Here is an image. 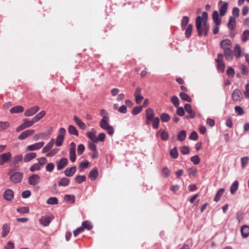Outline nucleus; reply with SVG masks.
<instances>
[{
	"label": "nucleus",
	"instance_id": "nucleus-1",
	"mask_svg": "<svg viewBox=\"0 0 249 249\" xmlns=\"http://www.w3.org/2000/svg\"><path fill=\"white\" fill-rule=\"evenodd\" d=\"M208 14L203 12L202 17L197 16L196 20V26L198 36H201L203 34L207 36L209 29V26L207 23Z\"/></svg>",
	"mask_w": 249,
	"mask_h": 249
},
{
	"label": "nucleus",
	"instance_id": "nucleus-2",
	"mask_svg": "<svg viewBox=\"0 0 249 249\" xmlns=\"http://www.w3.org/2000/svg\"><path fill=\"white\" fill-rule=\"evenodd\" d=\"M109 118L102 119L100 121V126L104 130L107 131V134L112 136L114 133V129L109 124Z\"/></svg>",
	"mask_w": 249,
	"mask_h": 249
},
{
	"label": "nucleus",
	"instance_id": "nucleus-3",
	"mask_svg": "<svg viewBox=\"0 0 249 249\" xmlns=\"http://www.w3.org/2000/svg\"><path fill=\"white\" fill-rule=\"evenodd\" d=\"M8 174L10 176V180L14 183L20 182L23 178V174L22 173L16 172L13 173L12 170H9Z\"/></svg>",
	"mask_w": 249,
	"mask_h": 249
},
{
	"label": "nucleus",
	"instance_id": "nucleus-4",
	"mask_svg": "<svg viewBox=\"0 0 249 249\" xmlns=\"http://www.w3.org/2000/svg\"><path fill=\"white\" fill-rule=\"evenodd\" d=\"M66 133V131L64 128L61 127L59 129L58 134L56 138L55 145L56 146L60 147L62 145Z\"/></svg>",
	"mask_w": 249,
	"mask_h": 249
},
{
	"label": "nucleus",
	"instance_id": "nucleus-5",
	"mask_svg": "<svg viewBox=\"0 0 249 249\" xmlns=\"http://www.w3.org/2000/svg\"><path fill=\"white\" fill-rule=\"evenodd\" d=\"M41 180L40 177L36 174H33L28 178V183L32 186L38 184Z\"/></svg>",
	"mask_w": 249,
	"mask_h": 249
},
{
	"label": "nucleus",
	"instance_id": "nucleus-6",
	"mask_svg": "<svg viewBox=\"0 0 249 249\" xmlns=\"http://www.w3.org/2000/svg\"><path fill=\"white\" fill-rule=\"evenodd\" d=\"M218 7L220 16H224L228 10V3L220 0L218 2Z\"/></svg>",
	"mask_w": 249,
	"mask_h": 249
},
{
	"label": "nucleus",
	"instance_id": "nucleus-7",
	"mask_svg": "<svg viewBox=\"0 0 249 249\" xmlns=\"http://www.w3.org/2000/svg\"><path fill=\"white\" fill-rule=\"evenodd\" d=\"M223 55L222 53H219L218 54L217 58L216 59L217 69L221 72H223L225 68V64L223 62Z\"/></svg>",
	"mask_w": 249,
	"mask_h": 249
},
{
	"label": "nucleus",
	"instance_id": "nucleus-8",
	"mask_svg": "<svg viewBox=\"0 0 249 249\" xmlns=\"http://www.w3.org/2000/svg\"><path fill=\"white\" fill-rule=\"evenodd\" d=\"M12 154L10 152H7L0 155V165H3L11 159Z\"/></svg>",
	"mask_w": 249,
	"mask_h": 249
},
{
	"label": "nucleus",
	"instance_id": "nucleus-9",
	"mask_svg": "<svg viewBox=\"0 0 249 249\" xmlns=\"http://www.w3.org/2000/svg\"><path fill=\"white\" fill-rule=\"evenodd\" d=\"M154 118L153 110L151 108L147 109L146 111V124L147 125L150 124Z\"/></svg>",
	"mask_w": 249,
	"mask_h": 249
},
{
	"label": "nucleus",
	"instance_id": "nucleus-10",
	"mask_svg": "<svg viewBox=\"0 0 249 249\" xmlns=\"http://www.w3.org/2000/svg\"><path fill=\"white\" fill-rule=\"evenodd\" d=\"M96 130L94 128L91 129L90 131L87 132L86 135L89 139L93 142H97V137L96 136Z\"/></svg>",
	"mask_w": 249,
	"mask_h": 249
},
{
	"label": "nucleus",
	"instance_id": "nucleus-11",
	"mask_svg": "<svg viewBox=\"0 0 249 249\" xmlns=\"http://www.w3.org/2000/svg\"><path fill=\"white\" fill-rule=\"evenodd\" d=\"M53 219V216H42L39 219V222L40 224L43 226H48L51 223L52 219Z\"/></svg>",
	"mask_w": 249,
	"mask_h": 249
},
{
	"label": "nucleus",
	"instance_id": "nucleus-12",
	"mask_svg": "<svg viewBox=\"0 0 249 249\" xmlns=\"http://www.w3.org/2000/svg\"><path fill=\"white\" fill-rule=\"evenodd\" d=\"M44 144L43 142H40L37 143H35L33 144L28 145L26 147V151H34L40 149Z\"/></svg>",
	"mask_w": 249,
	"mask_h": 249
},
{
	"label": "nucleus",
	"instance_id": "nucleus-13",
	"mask_svg": "<svg viewBox=\"0 0 249 249\" xmlns=\"http://www.w3.org/2000/svg\"><path fill=\"white\" fill-rule=\"evenodd\" d=\"M134 96L135 98V101L137 104H140L143 99V97L141 94V88L137 87L134 93Z\"/></svg>",
	"mask_w": 249,
	"mask_h": 249
},
{
	"label": "nucleus",
	"instance_id": "nucleus-14",
	"mask_svg": "<svg viewBox=\"0 0 249 249\" xmlns=\"http://www.w3.org/2000/svg\"><path fill=\"white\" fill-rule=\"evenodd\" d=\"M68 163V160L67 158H61L59 160L56 162V167L58 170L63 169Z\"/></svg>",
	"mask_w": 249,
	"mask_h": 249
},
{
	"label": "nucleus",
	"instance_id": "nucleus-15",
	"mask_svg": "<svg viewBox=\"0 0 249 249\" xmlns=\"http://www.w3.org/2000/svg\"><path fill=\"white\" fill-rule=\"evenodd\" d=\"M232 98L235 101H240L243 98L241 92L238 89H235L232 93Z\"/></svg>",
	"mask_w": 249,
	"mask_h": 249
},
{
	"label": "nucleus",
	"instance_id": "nucleus-16",
	"mask_svg": "<svg viewBox=\"0 0 249 249\" xmlns=\"http://www.w3.org/2000/svg\"><path fill=\"white\" fill-rule=\"evenodd\" d=\"M39 110V107L38 106H35L31 107L24 112V115L25 116H31L36 114Z\"/></svg>",
	"mask_w": 249,
	"mask_h": 249
},
{
	"label": "nucleus",
	"instance_id": "nucleus-17",
	"mask_svg": "<svg viewBox=\"0 0 249 249\" xmlns=\"http://www.w3.org/2000/svg\"><path fill=\"white\" fill-rule=\"evenodd\" d=\"M220 46L224 51L227 50V49H231L232 47L231 40L228 39H224L221 41Z\"/></svg>",
	"mask_w": 249,
	"mask_h": 249
},
{
	"label": "nucleus",
	"instance_id": "nucleus-18",
	"mask_svg": "<svg viewBox=\"0 0 249 249\" xmlns=\"http://www.w3.org/2000/svg\"><path fill=\"white\" fill-rule=\"evenodd\" d=\"M3 198L7 201H11L14 197V192L11 189H7L3 193Z\"/></svg>",
	"mask_w": 249,
	"mask_h": 249
},
{
	"label": "nucleus",
	"instance_id": "nucleus-19",
	"mask_svg": "<svg viewBox=\"0 0 249 249\" xmlns=\"http://www.w3.org/2000/svg\"><path fill=\"white\" fill-rule=\"evenodd\" d=\"M35 131L33 129L27 130L22 132L18 136V138L19 140H24L27 138L28 137L32 135Z\"/></svg>",
	"mask_w": 249,
	"mask_h": 249
},
{
	"label": "nucleus",
	"instance_id": "nucleus-20",
	"mask_svg": "<svg viewBox=\"0 0 249 249\" xmlns=\"http://www.w3.org/2000/svg\"><path fill=\"white\" fill-rule=\"evenodd\" d=\"M73 120L75 124L78 126V127L83 130H85L87 128L86 124L77 116H73Z\"/></svg>",
	"mask_w": 249,
	"mask_h": 249
},
{
	"label": "nucleus",
	"instance_id": "nucleus-21",
	"mask_svg": "<svg viewBox=\"0 0 249 249\" xmlns=\"http://www.w3.org/2000/svg\"><path fill=\"white\" fill-rule=\"evenodd\" d=\"M76 170V166L68 167L64 171L65 175L67 177H71L75 174Z\"/></svg>",
	"mask_w": 249,
	"mask_h": 249
},
{
	"label": "nucleus",
	"instance_id": "nucleus-22",
	"mask_svg": "<svg viewBox=\"0 0 249 249\" xmlns=\"http://www.w3.org/2000/svg\"><path fill=\"white\" fill-rule=\"evenodd\" d=\"M54 142V140L52 139L44 147L42 150L43 153H45L49 151L53 146Z\"/></svg>",
	"mask_w": 249,
	"mask_h": 249
},
{
	"label": "nucleus",
	"instance_id": "nucleus-23",
	"mask_svg": "<svg viewBox=\"0 0 249 249\" xmlns=\"http://www.w3.org/2000/svg\"><path fill=\"white\" fill-rule=\"evenodd\" d=\"M36 156V153H29L27 154H26L24 156V157L23 158V160L24 162H28L33 160V159L35 158Z\"/></svg>",
	"mask_w": 249,
	"mask_h": 249
},
{
	"label": "nucleus",
	"instance_id": "nucleus-24",
	"mask_svg": "<svg viewBox=\"0 0 249 249\" xmlns=\"http://www.w3.org/2000/svg\"><path fill=\"white\" fill-rule=\"evenodd\" d=\"M70 182V179L67 178H61L58 182L59 186H67L69 185Z\"/></svg>",
	"mask_w": 249,
	"mask_h": 249
},
{
	"label": "nucleus",
	"instance_id": "nucleus-25",
	"mask_svg": "<svg viewBox=\"0 0 249 249\" xmlns=\"http://www.w3.org/2000/svg\"><path fill=\"white\" fill-rule=\"evenodd\" d=\"M98 175V172L97 168H94L90 171L89 173V177L91 180H94Z\"/></svg>",
	"mask_w": 249,
	"mask_h": 249
},
{
	"label": "nucleus",
	"instance_id": "nucleus-26",
	"mask_svg": "<svg viewBox=\"0 0 249 249\" xmlns=\"http://www.w3.org/2000/svg\"><path fill=\"white\" fill-rule=\"evenodd\" d=\"M236 21L234 17H230L228 23V28L230 30H233L235 28Z\"/></svg>",
	"mask_w": 249,
	"mask_h": 249
},
{
	"label": "nucleus",
	"instance_id": "nucleus-27",
	"mask_svg": "<svg viewBox=\"0 0 249 249\" xmlns=\"http://www.w3.org/2000/svg\"><path fill=\"white\" fill-rule=\"evenodd\" d=\"M10 227L9 224H5L2 226V237H5L10 231Z\"/></svg>",
	"mask_w": 249,
	"mask_h": 249
},
{
	"label": "nucleus",
	"instance_id": "nucleus-28",
	"mask_svg": "<svg viewBox=\"0 0 249 249\" xmlns=\"http://www.w3.org/2000/svg\"><path fill=\"white\" fill-rule=\"evenodd\" d=\"M68 130L69 133L71 135H73L76 136H78L79 135L78 130L74 125H69Z\"/></svg>",
	"mask_w": 249,
	"mask_h": 249
},
{
	"label": "nucleus",
	"instance_id": "nucleus-29",
	"mask_svg": "<svg viewBox=\"0 0 249 249\" xmlns=\"http://www.w3.org/2000/svg\"><path fill=\"white\" fill-rule=\"evenodd\" d=\"M213 20L216 25H220L221 19L219 18V14L217 11H214L213 14Z\"/></svg>",
	"mask_w": 249,
	"mask_h": 249
},
{
	"label": "nucleus",
	"instance_id": "nucleus-30",
	"mask_svg": "<svg viewBox=\"0 0 249 249\" xmlns=\"http://www.w3.org/2000/svg\"><path fill=\"white\" fill-rule=\"evenodd\" d=\"M184 108L186 111L189 113L190 115V117L191 118H194L195 116V114L194 112L193 111L192 109V107L190 104H186L184 106Z\"/></svg>",
	"mask_w": 249,
	"mask_h": 249
},
{
	"label": "nucleus",
	"instance_id": "nucleus-31",
	"mask_svg": "<svg viewBox=\"0 0 249 249\" xmlns=\"http://www.w3.org/2000/svg\"><path fill=\"white\" fill-rule=\"evenodd\" d=\"M224 55L226 59L228 61H231L233 58V53L232 50L231 49H228L226 51H224Z\"/></svg>",
	"mask_w": 249,
	"mask_h": 249
},
{
	"label": "nucleus",
	"instance_id": "nucleus-32",
	"mask_svg": "<svg viewBox=\"0 0 249 249\" xmlns=\"http://www.w3.org/2000/svg\"><path fill=\"white\" fill-rule=\"evenodd\" d=\"M46 113L45 111H41L38 114H37L35 116H34L32 120L34 123L38 122L40 119H41L42 117H43Z\"/></svg>",
	"mask_w": 249,
	"mask_h": 249
},
{
	"label": "nucleus",
	"instance_id": "nucleus-33",
	"mask_svg": "<svg viewBox=\"0 0 249 249\" xmlns=\"http://www.w3.org/2000/svg\"><path fill=\"white\" fill-rule=\"evenodd\" d=\"M70 159L72 162H74L76 160L75 148L71 147L69 151Z\"/></svg>",
	"mask_w": 249,
	"mask_h": 249
},
{
	"label": "nucleus",
	"instance_id": "nucleus-34",
	"mask_svg": "<svg viewBox=\"0 0 249 249\" xmlns=\"http://www.w3.org/2000/svg\"><path fill=\"white\" fill-rule=\"evenodd\" d=\"M24 110V107L20 106H18L12 108L10 109V112L11 113H18L23 112Z\"/></svg>",
	"mask_w": 249,
	"mask_h": 249
},
{
	"label": "nucleus",
	"instance_id": "nucleus-35",
	"mask_svg": "<svg viewBox=\"0 0 249 249\" xmlns=\"http://www.w3.org/2000/svg\"><path fill=\"white\" fill-rule=\"evenodd\" d=\"M241 232L243 237H248L249 235V227L247 226H243L241 229Z\"/></svg>",
	"mask_w": 249,
	"mask_h": 249
},
{
	"label": "nucleus",
	"instance_id": "nucleus-36",
	"mask_svg": "<svg viewBox=\"0 0 249 249\" xmlns=\"http://www.w3.org/2000/svg\"><path fill=\"white\" fill-rule=\"evenodd\" d=\"M238 187V182L235 180L233 182L230 188V192L231 194H234Z\"/></svg>",
	"mask_w": 249,
	"mask_h": 249
},
{
	"label": "nucleus",
	"instance_id": "nucleus-37",
	"mask_svg": "<svg viewBox=\"0 0 249 249\" xmlns=\"http://www.w3.org/2000/svg\"><path fill=\"white\" fill-rule=\"evenodd\" d=\"M224 192V189H219L216 193V194L213 199V200L215 202L218 201L221 196L223 195V193Z\"/></svg>",
	"mask_w": 249,
	"mask_h": 249
},
{
	"label": "nucleus",
	"instance_id": "nucleus-38",
	"mask_svg": "<svg viewBox=\"0 0 249 249\" xmlns=\"http://www.w3.org/2000/svg\"><path fill=\"white\" fill-rule=\"evenodd\" d=\"M64 199L67 202L73 203L75 201V196L72 195H66L64 196Z\"/></svg>",
	"mask_w": 249,
	"mask_h": 249
},
{
	"label": "nucleus",
	"instance_id": "nucleus-39",
	"mask_svg": "<svg viewBox=\"0 0 249 249\" xmlns=\"http://www.w3.org/2000/svg\"><path fill=\"white\" fill-rule=\"evenodd\" d=\"M234 52L235 55L237 58H239L241 56V50L240 47L238 44H236L234 46Z\"/></svg>",
	"mask_w": 249,
	"mask_h": 249
},
{
	"label": "nucleus",
	"instance_id": "nucleus-40",
	"mask_svg": "<svg viewBox=\"0 0 249 249\" xmlns=\"http://www.w3.org/2000/svg\"><path fill=\"white\" fill-rule=\"evenodd\" d=\"M186 137V132L185 130H181L178 134V140L179 141H184Z\"/></svg>",
	"mask_w": 249,
	"mask_h": 249
},
{
	"label": "nucleus",
	"instance_id": "nucleus-41",
	"mask_svg": "<svg viewBox=\"0 0 249 249\" xmlns=\"http://www.w3.org/2000/svg\"><path fill=\"white\" fill-rule=\"evenodd\" d=\"M241 40L243 42H246L249 40V30H247L243 32L241 36Z\"/></svg>",
	"mask_w": 249,
	"mask_h": 249
},
{
	"label": "nucleus",
	"instance_id": "nucleus-42",
	"mask_svg": "<svg viewBox=\"0 0 249 249\" xmlns=\"http://www.w3.org/2000/svg\"><path fill=\"white\" fill-rule=\"evenodd\" d=\"M58 199L55 197H51L47 200V203L49 205H55L58 204Z\"/></svg>",
	"mask_w": 249,
	"mask_h": 249
},
{
	"label": "nucleus",
	"instance_id": "nucleus-43",
	"mask_svg": "<svg viewBox=\"0 0 249 249\" xmlns=\"http://www.w3.org/2000/svg\"><path fill=\"white\" fill-rule=\"evenodd\" d=\"M193 30V25L189 24L188 27H187L186 31H185V36L187 38H189L192 34Z\"/></svg>",
	"mask_w": 249,
	"mask_h": 249
},
{
	"label": "nucleus",
	"instance_id": "nucleus-44",
	"mask_svg": "<svg viewBox=\"0 0 249 249\" xmlns=\"http://www.w3.org/2000/svg\"><path fill=\"white\" fill-rule=\"evenodd\" d=\"M10 126V124L8 122H0V131L4 130Z\"/></svg>",
	"mask_w": 249,
	"mask_h": 249
},
{
	"label": "nucleus",
	"instance_id": "nucleus-45",
	"mask_svg": "<svg viewBox=\"0 0 249 249\" xmlns=\"http://www.w3.org/2000/svg\"><path fill=\"white\" fill-rule=\"evenodd\" d=\"M180 97L184 101H187L188 102H191V98L190 96L187 95L186 93L184 92H181L179 94Z\"/></svg>",
	"mask_w": 249,
	"mask_h": 249
},
{
	"label": "nucleus",
	"instance_id": "nucleus-46",
	"mask_svg": "<svg viewBox=\"0 0 249 249\" xmlns=\"http://www.w3.org/2000/svg\"><path fill=\"white\" fill-rule=\"evenodd\" d=\"M249 161V157H244L242 158L241 159V166L242 168H244L245 166L247 165Z\"/></svg>",
	"mask_w": 249,
	"mask_h": 249
},
{
	"label": "nucleus",
	"instance_id": "nucleus-47",
	"mask_svg": "<svg viewBox=\"0 0 249 249\" xmlns=\"http://www.w3.org/2000/svg\"><path fill=\"white\" fill-rule=\"evenodd\" d=\"M170 156L173 159H177L178 157V152L176 147H174L170 150Z\"/></svg>",
	"mask_w": 249,
	"mask_h": 249
},
{
	"label": "nucleus",
	"instance_id": "nucleus-48",
	"mask_svg": "<svg viewBox=\"0 0 249 249\" xmlns=\"http://www.w3.org/2000/svg\"><path fill=\"white\" fill-rule=\"evenodd\" d=\"M41 169V166L38 163H36L34 164L32 166H31L30 168V170L31 172H35L36 171H39Z\"/></svg>",
	"mask_w": 249,
	"mask_h": 249
},
{
	"label": "nucleus",
	"instance_id": "nucleus-49",
	"mask_svg": "<svg viewBox=\"0 0 249 249\" xmlns=\"http://www.w3.org/2000/svg\"><path fill=\"white\" fill-rule=\"evenodd\" d=\"M160 119L162 122H167L170 119V116L167 113H162L160 115Z\"/></svg>",
	"mask_w": 249,
	"mask_h": 249
},
{
	"label": "nucleus",
	"instance_id": "nucleus-50",
	"mask_svg": "<svg viewBox=\"0 0 249 249\" xmlns=\"http://www.w3.org/2000/svg\"><path fill=\"white\" fill-rule=\"evenodd\" d=\"M82 227L84 229H86L88 230H90L92 228V226L91 224V223L88 221H86L85 222H83L82 224Z\"/></svg>",
	"mask_w": 249,
	"mask_h": 249
},
{
	"label": "nucleus",
	"instance_id": "nucleus-51",
	"mask_svg": "<svg viewBox=\"0 0 249 249\" xmlns=\"http://www.w3.org/2000/svg\"><path fill=\"white\" fill-rule=\"evenodd\" d=\"M152 126L154 129H157L159 127L160 120L158 117H155L152 120Z\"/></svg>",
	"mask_w": 249,
	"mask_h": 249
},
{
	"label": "nucleus",
	"instance_id": "nucleus-52",
	"mask_svg": "<svg viewBox=\"0 0 249 249\" xmlns=\"http://www.w3.org/2000/svg\"><path fill=\"white\" fill-rule=\"evenodd\" d=\"M142 110V106H139V107H136L133 108V109L132 110V114L134 115H136L141 112Z\"/></svg>",
	"mask_w": 249,
	"mask_h": 249
},
{
	"label": "nucleus",
	"instance_id": "nucleus-53",
	"mask_svg": "<svg viewBox=\"0 0 249 249\" xmlns=\"http://www.w3.org/2000/svg\"><path fill=\"white\" fill-rule=\"evenodd\" d=\"M189 22V18L187 16H184L183 17L181 20V27L183 29L185 28L187 24Z\"/></svg>",
	"mask_w": 249,
	"mask_h": 249
},
{
	"label": "nucleus",
	"instance_id": "nucleus-54",
	"mask_svg": "<svg viewBox=\"0 0 249 249\" xmlns=\"http://www.w3.org/2000/svg\"><path fill=\"white\" fill-rule=\"evenodd\" d=\"M86 179L85 176L79 175L76 177L75 180L78 183H81L83 181H85Z\"/></svg>",
	"mask_w": 249,
	"mask_h": 249
},
{
	"label": "nucleus",
	"instance_id": "nucleus-55",
	"mask_svg": "<svg viewBox=\"0 0 249 249\" xmlns=\"http://www.w3.org/2000/svg\"><path fill=\"white\" fill-rule=\"evenodd\" d=\"M17 211L21 213H28L29 212V208L27 207H22L18 208Z\"/></svg>",
	"mask_w": 249,
	"mask_h": 249
},
{
	"label": "nucleus",
	"instance_id": "nucleus-56",
	"mask_svg": "<svg viewBox=\"0 0 249 249\" xmlns=\"http://www.w3.org/2000/svg\"><path fill=\"white\" fill-rule=\"evenodd\" d=\"M23 121H24L23 123H24L26 128L32 126L34 124V122H33V121L32 119V120H28L26 119H24L23 120Z\"/></svg>",
	"mask_w": 249,
	"mask_h": 249
},
{
	"label": "nucleus",
	"instance_id": "nucleus-57",
	"mask_svg": "<svg viewBox=\"0 0 249 249\" xmlns=\"http://www.w3.org/2000/svg\"><path fill=\"white\" fill-rule=\"evenodd\" d=\"M191 160L195 165H197L200 162V159L197 155L194 156L191 158Z\"/></svg>",
	"mask_w": 249,
	"mask_h": 249
},
{
	"label": "nucleus",
	"instance_id": "nucleus-58",
	"mask_svg": "<svg viewBox=\"0 0 249 249\" xmlns=\"http://www.w3.org/2000/svg\"><path fill=\"white\" fill-rule=\"evenodd\" d=\"M171 101L176 107H178L179 104L178 98L176 96H174L171 99Z\"/></svg>",
	"mask_w": 249,
	"mask_h": 249
},
{
	"label": "nucleus",
	"instance_id": "nucleus-59",
	"mask_svg": "<svg viewBox=\"0 0 249 249\" xmlns=\"http://www.w3.org/2000/svg\"><path fill=\"white\" fill-rule=\"evenodd\" d=\"M59 151V149L54 148L46 154L47 157H53Z\"/></svg>",
	"mask_w": 249,
	"mask_h": 249
},
{
	"label": "nucleus",
	"instance_id": "nucleus-60",
	"mask_svg": "<svg viewBox=\"0 0 249 249\" xmlns=\"http://www.w3.org/2000/svg\"><path fill=\"white\" fill-rule=\"evenodd\" d=\"M54 167V164L52 162H50L46 166V170L48 172H51L53 170Z\"/></svg>",
	"mask_w": 249,
	"mask_h": 249
},
{
	"label": "nucleus",
	"instance_id": "nucleus-61",
	"mask_svg": "<svg viewBox=\"0 0 249 249\" xmlns=\"http://www.w3.org/2000/svg\"><path fill=\"white\" fill-rule=\"evenodd\" d=\"M227 74L230 77H233L234 75V71L231 68H229L226 71Z\"/></svg>",
	"mask_w": 249,
	"mask_h": 249
},
{
	"label": "nucleus",
	"instance_id": "nucleus-62",
	"mask_svg": "<svg viewBox=\"0 0 249 249\" xmlns=\"http://www.w3.org/2000/svg\"><path fill=\"white\" fill-rule=\"evenodd\" d=\"M23 159L22 156L21 155H19L16 156L13 158V163L14 164H17L18 163L19 161H21Z\"/></svg>",
	"mask_w": 249,
	"mask_h": 249
},
{
	"label": "nucleus",
	"instance_id": "nucleus-63",
	"mask_svg": "<svg viewBox=\"0 0 249 249\" xmlns=\"http://www.w3.org/2000/svg\"><path fill=\"white\" fill-rule=\"evenodd\" d=\"M181 152L183 155L188 154L190 152V149L188 147L183 146L181 147Z\"/></svg>",
	"mask_w": 249,
	"mask_h": 249
},
{
	"label": "nucleus",
	"instance_id": "nucleus-64",
	"mask_svg": "<svg viewBox=\"0 0 249 249\" xmlns=\"http://www.w3.org/2000/svg\"><path fill=\"white\" fill-rule=\"evenodd\" d=\"M14 244L11 241H9L4 247V249H14Z\"/></svg>",
	"mask_w": 249,
	"mask_h": 249
}]
</instances>
